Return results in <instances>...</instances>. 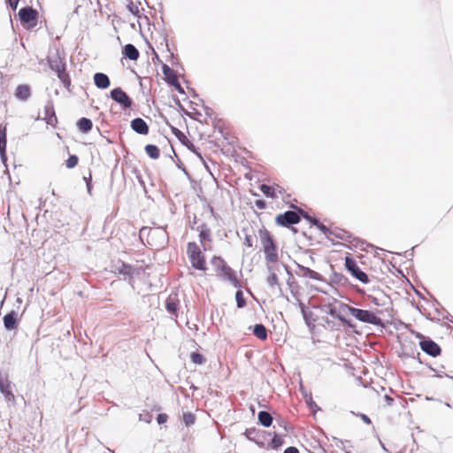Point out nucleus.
Returning a JSON list of instances; mask_svg holds the SVG:
<instances>
[{
    "mask_svg": "<svg viewBox=\"0 0 453 453\" xmlns=\"http://www.w3.org/2000/svg\"><path fill=\"white\" fill-rule=\"evenodd\" d=\"M215 219L208 216L206 219L194 218L191 228L198 234L199 244L195 241L187 243L186 253L191 266L198 271L208 270L205 252L212 250V226Z\"/></svg>",
    "mask_w": 453,
    "mask_h": 453,
    "instance_id": "1",
    "label": "nucleus"
},
{
    "mask_svg": "<svg viewBox=\"0 0 453 453\" xmlns=\"http://www.w3.org/2000/svg\"><path fill=\"white\" fill-rule=\"evenodd\" d=\"M258 236L265 254V260L268 271L275 270L276 265L280 261L278 247L271 233L263 226L258 230Z\"/></svg>",
    "mask_w": 453,
    "mask_h": 453,
    "instance_id": "2",
    "label": "nucleus"
},
{
    "mask_svg": "<svg viewBox=\"0 0 453 453\" xmlns=\"http://www.w3.org/2000/svg\"><path fill=\"white\" fill-rule=\"evenodd\" d=\"M211 263L214 267L216 276L225 281H228L234 288H241L240 280L234 270L228 265L226 260L220 256H213Z\"/></svg>",
    "mask_w": 453,
    "mask_h": 453,
    "instance_id": "3",
    "label": "nucleus"
},
{
    "mask_svg": "<svg viewBox=\"0 0 453 453\" xmlns=\"http://www.w3.org/2000/svg\"><path fill=\"white\" fill-rule=\"evenodd\" d=\"M342 306L348 310L350 315H352L354 318H356L357 320L361 322L369 323L376 326L381 324V319H380L379 315L384 313L383 309H375L374 311H371L367 310L355 308L348 304H342Z\"/></svg>",
    "mask_w": 453,
    "mask_h": 453,
    "instance_id": "4",
    "label": "nucleus"
},
{
    "mask_svg": "<svg viewBox=\"0 0 453 453\" xmlns=\"http://www.w3.org/2000/svg\"><path fill=\"white\" fill-rule=\"evenodd\" d=\"M165 233L160 228L142 227L140 231V237L143 241L146 239V244L152 250H159L164 247L165 242Z\"/></svg>",
    "mask_w": 453,
    "mask_h": 453,
    "instance_id": "5",
    "label": "nucleus"
},
{
    "mask_svg": "<svg viewBox=\"0 0 453 453\" xmlns=\"http://www.w3.org/2000/svg\"><path fill=\"white\" fill-rule=\"evenodd\" d=\"M19 18L27 29H33L38 24L39 13L32 7H24L19 11Z\"/></svg>",
    "mask_w": 453,
    "mask_h": 453,
    "instance_id": "6",
    "label": "nucleus"
},
{
    "mask_svg": "<svg viewBox=\"0 0 453 453\" xmlns=\"http://www.w3.org/2000/svg\"><path fill=\"white\" fill-rule=\"evenodd\" d=\"M345 267L352 276L362 283L367 284L369 282L366 273L359 269L357 261L350 255L345 257Z\"/></svg>",
    "mask_w": 453,
    "mask_h": 453,
    "instance_id": "7",
    "label": "nucleus"
},
{
    "mask_svg": "<svg viewBox=\"0 0 453 453\" xmlns=\"http://www.w3.org/2000/svg\"><path fill=\"white\" fill-rule=\"evenodd\" d=\"M111 98L120 104V106L127 110L132 106V99L127 94L120 88H116L111 91Z\"/></svg>",
    "mask_w": 453,
    "mask_h": 453,
    "instance_id": "8",
    "label": "nucleus"
},
{
    "mask_svg": "<svg viewBox=\"0 0 453 453\" xmlns=\"http://www.w3.org/2000/svg\"><path fill=\"white\" fill-rule=\"evenodd\" d=\"M419 346L420 349L429 356L437 357L441 354V347L429 338L421 336Z\"/></svg>",
    "mask_w": 453,
    "mask_h": 453,
    "instance_id": "9",
    "label": "nucleus"
},
{
    "mask_svg": "<svg viewBox=\"0 0 453 453\" xmlns=\"http://www.w3.org/2000/svg\"><path fill=\"white\" fill-rule=\"evenodd\" d=\"M300 221L299 215L292 211H286L285 213L279 214L275 218V222L279 226H289L290 225L297 224Z\"/></svg>",
    "mask_w": 453,
    "mask_h": 453,
    "instance_id": "10",
    "label": "nucleus"
},
{
    "mask_svg": "<svg viewBox=\"0 0 453 453\" xmlns=\"http://www.w3.org/2000/svg\"><path fill=\"white\" fill-rule=\"evenodd\" d=\"M162 72L165 75V79L168 84L171 86L175 87V88L179 91L183 93V88L179 82L178 77L176 75V73L173 69H172L169 65L166 64H164L162 65Z\"/></svg>",
    "mask_w": 453,
    "mask_h": 453,
    "instance_id": "11",
    "label": "nucleus"
},
{
    "mask_svg": "<svg viewBox=\"0 0 453 453\" xmlns=\"http://www.w3.org/2000/svg\"><path fill=\"white\" fill-rule=\"evenodd\" d=\"M51 68L57 73L58 79L61 81L65 88L69 89L71 86V78L66 72L65 65L58 63L55 65H51Z\"/></svg>",
    "mask_w": 453,
    "mask_h": 453,
    "instance_id": "12",
    "label": "nucleus"
},
{
    "mask_svg": "<svg viewBox=\"0 0 453 453\" xmlns=\"http://www.w3.org/2000/svg\"><path fill=\"white\" fill-rule=\"evenodd\" d=\"M131 128L137 134L146 135L149 134V125L142 118H135L131 121Z\"/></svg>",
    "mask_w": 453,
    "mask_h": 453,
    "instance_id": "13",
    "label": "nucleus"
},
{
    "mask_svg": "<svg viewBox=\"0 0 453 453\" xmlns=\"http://www.w3.org/2000/svg\"><path fill=\"white\" fill-rule=\"evenodd\" d=\"M119 273L120 274L127 276L129 280H133L134 277L139 276L142 273V269L134 267L131 265L123 263L121 267L119 269Z\"/></svg>",
    "mask_w": 453,
    "mask_h": 453,
    "instance_id": "14",
    "label": "nucleus"
},
{
    "mask_svg": "<svg viewBox=\"0 0 453 453\" xmlns=\"http://www.w3.org/2000/svg\"><path fill=\"white\" fill-rule=\"evenodd\" d=\"M172 133L189 150H191L193 152H196V146L194 145V143L191 141H189V139L185 135L184 133H182L180 130H179L176 127H172Z\"/></svg>",
    "mask_w": 453,
    "mask_h": 453,
    "instance_id": "15",
    "label": "nucleus"
},
{
    "mask_svg": "<svg viewBox=\"0 0 453 453\" xmlns=\"http://www.w3.org/2000/svg\"><path fill=\"white\" fill-rule=\"evenodd\" d=\"M14 95L18 99L27 101L31 96V88L27 84H20L15 88Z\"/></svg>",
    "mask_w": 453,
    "mask_h": 453,
    "instance_id": "16",
    "label": "nucleus"
},
{
    "mask_svg": "<svg viewBox=\"0 0 453 453\" xmlns=\"http://www.w3.org/2000/svg\"><path fill=\"white\" fill-rule=\"evenodd\" d=\"M17 317L18 313L14 311H12L4 317V325L7 330H13L17 328Z\"/></svg>",
    "mask_w": 453,
    "mask_h": 453,
    "instance_id": "17",
    "label": "nucleus"
},
{
    "mask_svg": "<svg viewBox=\"0 0 453 453\" xmlns=\"http://www.w3.org/2000/svg\"><path fill=\"white\" fill-rule=\"evenodd\" d=\"M94 82L98 88L102 89L107 88L111 84L109 77L103 73H96L94 75Z\"/></svg>",
    "mask_w": 453,
    "mask_h": 453,
    "instance_id": "18",
    "label": "nucleus"
},
{
    "mask_svg": "<svg viewBox=\"0 0 453 453\" xmlns=\"http://www.w3.org/2000/svg\"><path fill=\"white\" fill-rule=\"evenodd\" d=\"M368 299L373 305L378 307L377 309H383L384 311H388V309L384 307L389 303L388 296L382 295L381 298H379L375 296L371 295L368 296Z\"/></svg>",
    "mask_w": 453,
    "mask_h": 453,
    "instance_id": "19",
    "label": "nucleus"
},
{
    "mask_svg": "<svg viewBox=\"0 0 453 453\" xmlns=\"http://www.w3.org/2000/svg\"><path fill=\"white\" fill-rule=\"evenodd\" d=\"M123 54L125 58L134 61L137 60L140 57L138 50L133 44H127L124 47Z\"/></svg>",
    "mask_w": 453,
    "mask_h": 453,
    "instance_id": "20",
    "label": "nucleus"
},
{
    "mask_svg": "<svg viewBox=\"0 0 453 453\" xmlns=\"http://www.w3.org/2000/svg\"><path fill=\"white\" fill-rule=\"evenodd\" d=\"M44 119L48 124L54 125L57 123V116L52 104H49L44 108Z\"/></svg>",
    "mask_w": 453,
    "mask_h": 453,
    "instance_id": "21",
    "label": "nucleus"
},
{
    "mask_svg": "<svg viewBox=\"0 0 453 453\" xmlns=\"http://www.w3.org/2000/svg\"><path fill=\"white\" fill-rule=\"evenodd\" d=\"M0 390L4 395L7 402H12L15 400V396L12 393L11 386L8 381H4L0 379Z\"/></svg>",
    "mask_w": 453,
    "mask_h": 453,
    "instance_id": "22",
    "label": "nucleus"
},
{
    "mask_svg": "<svg viewBox=\"0 0 453 453\" xmlns=\"http://www.w3.org/2000/svg\"><path fill=\"white\" fill-rule=\"evenodd\" d=\"M77 127L81 132L87 134L92 129L93 123L89 119L81 118L77 121Z\"/></svg>",
    "mask_w": 453,
    "mask_h": 453,
    "instance_id": "23",
    "label": "nucleus"
},
{
    "mask_svg": "<svg viewBox=\"0 0 453 453\" xmlns=\"http://www.w3.org/2000/svg\"><path fill=\"white\" fill-rule=\"evenodd\" d=\"M258 421L262 426L268 427L272 425L273 417L267 411H260L258 413Z\"/></svg>",
    "mask_w": 453,
    "mask_h": 453,
    "instance_id": "24",
    "label": "nucleus"
},
{
    "mask_svg": "<svg viewBox=\"0 0 453 453\" xmlns=\"http://www.w3.org/2000/svg\"><path fill=\"white\" fill-rule=\"evenodd\" d=\"M253 334L256 337H257L260 340H266L267 339V330L265 326L262 324L256 325L253 330Z\"/></svg>",
    "mask_w": 453,
    "mask_h": 453,
    "instance_id": "25",
    "label": "nucleus"
},
{
    "mask_svg": "<svg viewBox=\"0 0 453 453\" xmlns=\"http://www.w3.org/2000/svg\"><path fill=\"white\" fill-rule=\"evenodd\" d=\"M145 151L150 157L152 159H157L160 157L159 149L153 144H148L145 146Z\"/></svg>",
    "mask_w": 453,
    "mask_h": 453,
    "instance_id": "26",
    "label": "nucleus"
},
{
    "mask_svg": "<svg viewBox=\"0 0 453 453\" xmlns=\"http://www.w3.org/2000/svg\"><path fill=\"white\" fill-rule=\"evenodd\" d=\"M260 190L267 197H271V198H276L277 197V195H276V192H275V188L273 187H271V186L266 185V184H262L260 186Z\"/></svg>",
    "mask_w": 453,
    "mask_h": 453,
    "instance_id": "27",
    "label": "nucleus"
},
{
    "mask_svg": "<svg viewBox=\"0 0 453 453\" xmlns=\"http://www.w3.org/2000/svg\"><path fill=\"white\" fill-rule=\"evenodd\" d=\"M140 5H141L140 3H134L133 1H130L127 7L128 11L133 15H134L137 18H140L141 17V8H140Z\"/></svg>",
    "mask_w": 453,
    "mask_h": 453,
    "instance_id": "28",
    "label": "nucleus"
},
{
    "mask_svg": "<svg viewBox=\"0 0 453 453\" xmlns=\"http://www.w3.org/2000/svg\"><path fill=\"white\" fill-rule=\"evenodd\" d=\"M271 273L270 275L267 277V283L269 284L270 287H275V286H280V282H279V279H278V276L276 275L274 270L273 271H269Z\"/></svg>",
    "mask_w": 453,
    "mask_h": 453,
    "instance_id": "29",
    "label": "nucleus"
},
{
    "mask_svg": "<svg viewBox=\"0 0 453 453\" xmlns=\"http://www.w3.org/2000/svg\"><path fill=\"white\" fill-rule=\"evenodd\" d=\"M235 300L238 308H243L246 305V300L243 296L242 290L239 289L235 293Z\"/></svg>",
    "mask_w": 453,
    "mask_h": 453,
    "instance_id": "30",
    "label": "nucleus"
},
{
    "mask_svg": "<svg viewBox=\"0 0 453 453\" xmlns=\"http://www.w3.org/2000/svg\"><path fill=\"white\" fill-rule=\"evenodd\" d=\"M6 149V133L5 130L0 129V153L2 156L4 155Z\"/></svg>",
    "mask_w": 453,
    "mask_h": 453,
    "instance_id": "31",
    "label": "nucleus"
},
{
    "mask_svg": "<svg viewBox=\"0 0 453 453\" xmlns=\"http://www.w3.org/2000/svg\"><path fill=\"white\" fill-rule=\"evenodd\" d=\"M190 358L196 365H202L205 361L203 356L198 352H192Z\"/></svg>",
    "mask_w": 453,
    "mask_h": 453,
    "instance_id": "32",
    "label": "nucleus"
},
{
    "mask_svg": "<svg viewBox=\"0 0 453 453\" xmlns=\"http://www.w3.org/2000/svg\"><path fill=\"white\" fill-rule=\"evenodd\" d=\"M328 313H329L332 317H334V318H335V319H340L342 322H343V323H347V320H346L342 316H341V315L337 312L336 308H335L334 306L331 305V304L328 306Z\"/></svg>",
    "mask_w": 453,
    "mask_h": 453,
    "instance_id": "33",
    "label": "nucleus"
},
{
    "mask_svg": "<svg viewBox=\"0 0 453 453\" xmlns=\"http://www.w3.org/2000/svg\"><path fill=\"white\" fill-rule=\"evenodd\" d=\"M301 271L303 272V275L304 276H308L311 279H315L317 280L318 279V276H319V273L308 267H304V266H301Z\"/></svg>",
    "mask_w": 453,
    "mask_h": 453,
    "instance_id": "34",
    "label": "nucleus"
},
{
    "mask_svg": "<svg viewBox=\"0 0 453 453\" xmlns=\"http://www.w3.org/2000/svg\"><path fill=\"white\" fill-rule=\"evenodd\" d=\"M177 307L178 305L173 298L169 297L166 300V310L169 312H171L172 314L175 313L177 311Z\"/></svg>",
    "mask_w": 453,
    "mask_h": 453,
    "instance_id": "35",
    "label": "nucleus"
},
{
    "mask_svg": "<svg viewBox=\"0 0 453 453\" xmlns=\"http://www.w3.org/2000/svg\"><path fill=\"white\" fill-rule=\"evenodd\" d=\"M79 158L75 155H71L65 161V166L67 168H73L78 165Z\"/></svg>",
    "mask_w": 453,
    "mask_h": 453,
    "instance_id": "36",
    "label": "nucleus"
},
{
    "mask_svg": "<svg viewBox=\"0 0 453 453\" xmlns=\"http://www.w3.org/2000/svg\"><path fill=\"white\" fill-rule=\"evenodd\" d=\"M283 443V440L280 436L275 434L272 440V444L273 448H278L281 446Z\"/></svg>",
    "mask_w": 453,
    "mask_h": 453,
    "instance_id": "37",
    "label": "nucleus"
},
{
    "mask_svg": "<svg viewBox=\"0 0 453 453\" xmlns=\"http://www.w3.org/2000/svg\"><path fill=\"white\" fill-rule=\"evenodd\" d=\"M168 416L165 413H160L157 417V421L158 424H164L167 421Z\"/></svg>",
    "mask_w": 453,
    "mask_h": 453,
    "instance_id": "38",
    "label": "nucleus"
},
{
    "mask_svg": "<svg viewBox=\"0 0 453 453\" xmlns=\"http://www.w3.org/2000/svg\"><path fill=\"white\" fill-rule=\"evenodd\" d=\"M195 417L191 413L184 414V421L186 425L194 423Z\"/></svg>",
    "mask_w": 453,
    "mask_h": 453,
    "instance_id": "39",
    "label": "nucleus"
},
{
    "mask_svg": "<svg viewBox=\"0 0 453 453\" xmlns=\"http://www.w3.org/2000/svg\"><path fill=\"white\" fill-rule=\"evenodd\" d=\"M313 224L316 225L318 228H319L323 233L326 234L327 232V227L324 226L322 223H320L319 220L314 219Z\"/></svg>",
    "mask_w": 453,
    "mask_h": 453,
    "instance_id": "40",
    "label": "nucleus"
},
{
    "mask_svg": "<svg viewBox=\"0 0 453 453\" xmlns=\"http://www.w3.org/2000/svg\"><path fill=\"white\" fill-rule=\"evenodd\" d=\"M255 205H256L258 209L263 210V209H265V207H266V203H265V201H264V200H260V199H259V200H256V201H255Z\"/></svg>",
    "mask_w": 453,
    "mask_h": 453,
    "instance_id": "41",
    "label": "nucleus"
},
{
    "mask_svg": "<svg viewBox=\"0 0 453 453\" xmlns=\"http://www.w3.org/2000/svg\"><path fill=\"white\" fill-rule=\"evenodd\" d=\"M12 10H16L19 0H5Z\"/></svg>",
    "mask_w": 453,
    "mask_h": 453,
    "instance_id": "42",
    "label": "nucleus"
},
{
    "mask_svg": "<svg viewBox=\"0 0 453 453\" xmlns=\"http://www.w3.org/2000/svg\"><path fill=\"white\" fill-rule=\"evenodd\" d=\"M244 244L249 248L253 247V241L250 235H245Z\"/></svg>",
    "mask_w": 453,
    "mask_h": 453,
    "instance_id": "43",
    "label": "nucleus"
},
{
    "mask_svg": "<svg viewBox=\"0 0 453 453\" xmlns=\"http://www.w3.org/2000/svg\"><path fill=\"white\" fill-rule=\"evenodd\" d=\"M92 175L91 173H89L88 175V181H87V188L89 195L92 194V184H91Z\"/></svg>",
    "mask_w": 453,
    "mask_h": 453,
    "instance_id": "44",
    "label": "nucleus"
},
{
    "mask_svg": "<svg viewBox=\"0 0 453 453\" xmlns=\"http://www.w3.org/2000/svg\"><path fill=\"white\" fill-rule=\"evenodd\" d=\"M284 453H299V450L296 447H288L285 449Z\"/></svg>",
    "mask_w": 453,
    "mask_h": 453,
    "instance_id": "45",
    "label": "nucleus"
},
{
    "mask_svg": "<svg viewBox=\"0 0 453 453\" xmlns=\"http://www.w3.org/2000/svg\"><path fill=\"white\" fill-rule=\"evenodd\" d=\"M359 417L362 418L364 422L370 425L372 423L371 419L365 414H360Z\"/></svg>",
    "mask_w": 453,
    "mask_h": 453,
    "instance_id": "46",
    "label": "nucleus"
},
{
    "mask_svg": "<svg viewBox=\"0 0 453 453\" xmlns=\"http://www.w3.org/2000/svg\"><path fill=\"white\" fill-rule=\"evenodd\" d=\"M384 398H385V400H386V402H387V403H388V405H390V404H391V403L393 402V399H392L390 396H388V395H386L384 396Z\"/></svg>",
    "mask_w": 453,
    "mask_h": 453,
    "instance_id": "47",
    "label": "nucleus"
},
{
    "mask_svg": "<svg viewBox=\"0 0 453 453\" xmlns=\"http://www.w3.org/2000/svg\"><path fill=\"white\" fill-rule=\"evenodd\" d=\"M344 235H347V233H346V232H344V233H343V234H342V236H340V237H341V239H344Z\"/></svg>",
    "mask_w": 453,
    "mask_h": 453,
    "instance_id": "48",
    "label": "nucleus"
},
{
    "mask_svg": "<svg viewBox=\"0 0 453 453\" xmlns=\"http://www.w3.org/2000/svg\"><path fill=\"white\" fill-rule=\"evenodd\" d=\"M85 181H88V177H84Z\"/></svg>",
    "mask_w": 453,
    "mask_h": 453,
    "instance_id": "49",
    "label": "nucleus"
}]
</instances>
